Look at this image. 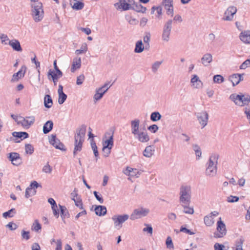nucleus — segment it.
<instances>
[{
    "label": "nucleus",
    "mask_w": 250,
    "mask_h": 250,
    "mask_svg": "<svg viewBox=\"0 0 250 250\" xmlns=\"http://www.w3.org/2000/svg\"><path fill=\"white\" fill-rule=\"evenodd\" d=\"M86 126L82 125L77 128L74 135V148L73 154L75 157L78 152H80L82 149L83 143L84 141Z\"/></svg>",
    "instance_id": "obj_1"
},
{
    "label": "nucleus",
    "mask_w": 250,
    "mask_h": 250,
    "mask_svg": "<svg viewBox=\"0 0 250 250\" xmlns=\"http://www.w3.org/2000/svg\"><path fill=\"white\" fill-rule=\"evenodd\" d=\"M219 155L218 153H212L209 156L208 162L206 164L205 171L206 175L213 177L216 175L217 164Z\"/></svg>",
    "instance_id": "obj_2"
},
{
    "label": "nucleus",
    "mask_w": 250,
    "mask_h": 250,
    "mask_svg": "<svg viewBox=\"0 0 250 250\" xmlns=\"http://www.w3.org/2000/svg\"><path fill=\"white\" fill-rule=\"evenodd\" d=\"M229 99L233 101L236 105L240 106L248 105L250 102V97L249 95L246 96L242 93L240 94H232L229 96Z\"/></svg>",
    "instance_id": "obj_3"
},
{
    "label": "nucleus",
    "mask_w": 250,
    "mask_h": 250,
    "mask_svg": "<svg viewBox=\"0 0 250 250\" xmlns=\"http://www.w3.org/2000/svg\"><path fill=\"white\" fill-rule=\"evenodd\" d=\"M180 203L190 204L191 199L190 187L187 186H182L180 190Z\"/></svg>",
    "instance_id": "obj_4"
},
{
    "label": "nucleus",
    "mask_w": 250,
    "mask_h": 250,
    "mask_svg": "<svg viewBox=\"0 0 250 250\" xmlns=\"http://www.w3.org/2000/svg\"><path fill=\"white\" fill-rule=\"evenodd\" d=\"M128 218V215L126 214L113 216L112 219L114 222L115 228L117 229H120L122 227L123 224L127 221Z\"/></svg>",
    "instance_id": "obj_5"
},
{
    "label": "nucleus",
    "mask_w": 250,
    "mask_h": 250,
    "mask_svg": "<svg viewBox=\"0 0 250 250\" xmlns=\"http://www.w3.org/2000/svg\"><path fill=\"white\" fill-rule=\"evenodd\" d=\"M217 232L214 233V236L215 238H222L226 235L227 233V229L226 225L222 221L221 218L220 217L219 220L217 222Z\"/></svg>",
    "instance_id": "obj_6"
},
{
    "label": "nucleus",
    "mask_w": 250,
    "mask_h": 250,
    "mask_svg": "<svg viewBox=\"0 0 250 250\" xmlns=\"http://www.w3.org/2000/svg\"><path fill=\"white\" fill-rule=\"evenodd\" d=\"M19 119L20 121L18 125H21L26 129L29 128L35 121V117L33 116H26L25 117L21 116Z\"/></svg>",
    "instance_id": "obj_7"
},
{
    "label": "nucleus",
    "mask_w": 250,
    "mask_h": 250,
    "mask_svg": "<svg viewBox=\"0 0 250 250\" xmlns=\"http://www.w3.org/2000/svg\"><path fill=\"white\" fill-rule=\"evenodd\" d=\"M149 212V209L145 208H141L135 209L130 215V219L135 220L142 217L146 216Z\"/></svg>",
    "instance_id": "obj_8"
},
{
    "label": "nucleus",
    "mask_w": 250,
    "mask_h": 250,
    "mask_svg": "<svg viewBox=\"0 0 250 250\" xmlns=\"http://www.w3.org/2000/svg\"><path fill=\"white\" fill-rule=\"evenodd\" d=\"M172 20H168L165 24L163 33H162V40L166 42H167L169 40V36L172 28Z\"/></svg>",
    "instance_id": "obj_9"
},
{
    "label": "nucleus",
    "mask_w": 250,
    "mask_h": 250,
    "mask_svg": "<svg viewBox=\"0 0 250 250\" xmlns=\"http://www.w3.org/2000/svg\"><path fill=\"white\" fill-rule=\"evenodd\" d=\"M196 117L202 128L207 125L208 120V114L207 111H203L198 113L196 114Z\"/></svg>",
    "instance_id": "obj_10"
},
{
    "label": "nucleus",
    "mask_w": 250,
    "mask_h": 250,
    "mask_svg": "<svg viewBox=\"0 0 250 250\" xmlns=\"http://www.w3.org/2000/svg\"><path fill=\"white\" fill-rule=\"evenodd\" d=\"M49 142L56 148L62 150H65L64 148V145L60 142L59 139L57 138L56 134H51L49 136Z\"/></svg>",
    "instance_id": "obj_11"
},
{
    "label": "nucleus",
    "mask_w": 250,
    "mask_h": 250,
    "mask_svg": "<svg viewBox=\"0 0 250 250\" xmlns=\"http://www.w3.org/2000/svg\"><path fill=\"white\" fill-rule=\"evenodd\" d=\"M32 11L35 16H42L44 14L42 4L41 2H34L32 5Z\"/></svg>",
    "instance_id": "obj_12"
},
{
    "label": "nucleus",
    "mask_w": 250,
    "mask_h": 250,
    "mask_svg": "<svg viewBox=\"0 0 250 250\" xmlns=\"http://www.w3.org/2000/svg\"><path fill=\"white\" fill-rule=\"evenodd\" d=\"M105 137L107 139L103 142L104 150L105 148L112 149L113 146V133H106Z\"/></svg>",
    "instance_id": "obj_13"
},
{
    "label": "nucleus",
    "mask_w": 250,
    "mask_h": 250,
    "mask_svg": "<svg viewBox=\"0 0 250 250\" xmlns=\"http://www.w3.org/2000/svg\"><path fill=\"white\" fill-rule=\"evenodd\" d=\"M13 137L10 138V141H13L15 143H20V141H18V139H21V140L28 138L29 135L26 132H13L12 133Z\"/></svg>",
    "instance_id": "obj_14"
},
{
    "label": "nucleus",
    "mask_w": 250,
    "mask_h": 250,
    "mask_svg": "<svg viewBox=\"0 0 250 250\" xmlns=\"http://www.w3.org/2000/svg\"><path fill=\"white\" fill-rule=\"evenodd\" d=\"M134 136L135 139L142 143H146L150 139L149 136L146 132L139 131L138 132V134L134 135Z\"/></svg>",
    "instance_id": "obj_15"
},
{
    "label": "nucleus",
    "mask_w": 250,
    "mask_h": 250,
    "mask_svg": "<svg viewBox=\"0 0 250 250\" xmlns=\"http://www.w3.org/2000/svg\"><path fill=\"white\" fill-rule=\"evenodd\" d=\"M9 159L13 165L18 166L21 163V159L20 154L18 153L12 152L9 153Z\"/></svg>",
    "instance_id": "obj_16"
},
{
    "label": "nucleus",
    "mask_w": 250,
    "mask_h": 250,
    "mask_svg": "<svg viewBox=\"0 0 250 250\" xmlns=\"http://www.w3.org/2000/svg\"><path fill=\"white\" fill-rule=\"evenodd\" d=\"M114 5L117 9L124 11L129 10L132 7L131 4L127 3L125 0H119Z\"/></svg>",
    "instance_id": "obj_17"
},
{
    "label": "nucleus",
    "mask_w": 250,
    "mask_h": 250,
    "mask_svg": "<svg viewBox=\"0 0 250 250\" xmlns=\"http://www.w3.org/2000/svg\"><path fill=\"white\" fill-rule=\"evenodd\" d=\"M244 74H234L229 77V80L232 83L233 86L237 85L241 81L243 80Z\"/></svg>",
    "instance_id": "obj_18"
},
{
    "label": "nucleus",
    "mask_w": 250,
    "mask_h": 250,
    "mask_svg": "<svg viewBox=\"0 0 250 250\" xmlns=\"http://www.w3.org/2000/svg\"><path fill=\"white\" fill-rule=\"evenodd\" d=\"M25 67H21V69L18 72L13 75L11 81L12 82H17L19 79L23 78L25 75Z\"/></svg>",
    "instance_id": "obj_19"
},
{
    "label": "nucleus",
    "mask_w": 250,
    "mask_h": 250,
    "mask_svg": "<svg viewBox=\"0 0 250 250\" xmlns=\"http://www.w3.org/2000/svg\"><path fill=\"white\" fill-rule=\"evenodd\" d=\"M212 62V55L209 53L205 54L201 59V62L205 66H208Z\"/></svg>",
    "instance_id": "obj_20"
},
{
    "label": "nucleus",
    "mask_w": 250,
    "mask_h": 250,
    "mask_svg": "<svg viewBox=\"0 0 250 250\" xmlns=\"http://www.w3.org/2000/svg\"><path fill=\"white\" fill-rule=\"evenodd\" d=\"M61 217L62 221L64 224H66L65 219L69 218L70 214L66 207L59 205Z\"/></svg>",
    "instance_id": "obj_21"
},
{
    "label": "nucleus",
    "mask_w": 250,
    "mask_h": 250,
    "mask_svg": "<svg viewBox=\"0 0 250 250\" xmlns=\"http://www.w3.org/2000/svg\"><path fill=\"white\" fill-rule=\"evenodd\" d=\"M8 44L11 46L13 49L15 51L21 52L22 49L21 47L20 42L16 39L9 41Z\"/></svg>",
    "instance_id": "obj_22"
},
{
    "label": "nucleus",
    "mask_w": 250,
    "mask_h": 250,
    "mask_svg": "<svg viewBox=\"0 0 250 250\" xmlns=\"http://www.w3.org/2000/svg\"><path fill=\"white\" fill-rule=\"evenodd\" d=\"M140 120L135 119L131 122V133L134 135L139 132Z\"/></svg>",
    "instance_id": "obj_23"
},
{
    "label": "nucleus",
    "mask_w": 250,
    "mask_h": 250,
    "mask_svg": "<svg viewBox=\"0 0 250 250\" xmlns=\"http://www.w3.org/2000/svg\"><path fill=\"white\" fill-rule=\"evenodd\" d=\"M81 59L80 57H75L73 59L71 71L74 73L77 69H79L81 66Z\"/></svg>",
    "instance_id": "obj_24"
},
{
    "label": "nucleus",
    "mask_w": 250,
    "mask_h": 250,
    "mask_svg": "<svg viewBox=\"0 0 250 250\" xmlns=\"http://www.w3.org/2000/svg\"><path fill=\"white\" fill-rule=\"evenodd\" d=\"M240 39L245 43H250V31L242 32L239 36Z\"/></svg>",
    "instance_id": "obj_25"
},
{
    "label": "nucleus",
    "mask_w": 250,
    "mask_h": 250,
    "mask_svg": "<svg viewBox=\"0 0 250 250\" xmlns=\"http://www.w3.org/2000/svg\"><path fill=\"white\" fill-rule=\"evenodd\" d=\"M155 148L153 146H147L143 151V155L147 158L151 157L154 153Z\"/></svg>",
    "instance_id": "obj_26"
},
{
    "label": "nucleus",
    "mask_w": 250,
    "mask_h": 250,
    "mask_svg": "<svg viewBox=\"0 0 250 250\" xmlns=\"http://www.w3.org/2000/svg\"><path fill=\"white\" fill-rule=\"evenodd\" d=\"M94 210L96 214L99 216L104 215L107 211L106 207L101 205L96 206Z\"/></svg>",
    "instance_id": "obj_27"
},
{
    "label": "nucleus",
    "mask_w": 250,
    "mask_h": 250,
    "mask_svg": "<svg viewBox=\"0 0 250 250\" xmlns=\"http://www.w3.org/2000/svg\"><path fill=\"white\" fill-rule=\"evenodd\" d=\"M53 123L52 121H47L43 126V132L44 134L48 133L53 128Z\"/></svg>",
    "instance_id": "obj_28"
},
{
    "label": "nucleus",
    "mask_w": 250,
    "mask_h": 250,
    "mask_svg": "<svg viewBox=\"0 0 250 250\" xmlns=\"http://www.w3.org/2000/svg\"><path fill=\"white\" fill-rule=\"evenodd\" d=\"M145 49L144 45L142 40L138 41L135 43L134 52L136 53H142Z\"/></svg>",
    "instance_id": "obj_29"
},
{
    "label": "nucleus",
    "mask_w": 250,
    "mask_h": 250,
    "mask_svg": "<svg viewBox=\"0 0 250 250\" xmlns=\"http://www.w3.org/2000/svg\"><path fill=\"white\" fill-rule=\"evenodd\" d=\"M244 242V239L243 237L237 239L235 243V247H233V250H243L242 249L243 244Z\"/></svg>",
    "instance_id": "obj_30"
},
{
    "label": "nucleus",
    "mask_w": 250,
    "mask_h": 250,
    "mask_svg": "<svg viewBox=\"0 0 250 250\" xmlns=\"http://www.w3.org/2000/svg\"><path fill=\"white\" fill-rule=\"evenodd\" d=\"M47 77H48V79H49V80L50 79V77L51 78V79L53 82L54 84L55 85H57V83L58 81V79H60V78L57 77V75H56V74H55L54 71H53L51 69L49 70L48 73H47Z\"/></svg>",
    "instance_id": "obj_31"
},
{
    "label": "nucleus",
    "mask_w": 250,
    "mask_h": 250,
    "mask_svg": "<svg viewBox=\"0 0 250 250\" xmlns=\"http://www.w3.org/2000/svg\"><path fill=\"white\" fill-rule=\"evenodd\" d=\"M182 207L183 208V212L186 214H192L194 213V209L192 207L189 206V204L181 203Z\"/></svg>",
    "instance_id": "obj_32"
},
{
    "label": "nucleus",
    "mask_w": 250,
    "mask_h": 250,
    "mask_svg": "<svg viewBox=\"0 0 250 250\" xmlns=\"http://www.w3.org/2000/svg\"><path fill=\"white\" fill-rule=\"evenodd\" d=\"M53 104V101L49 95H46L44 98V105L46 108H50Z\"/></svg>",
    "instance_id": "obj_33"
},
{
    "label": "nucleus",
    "mask_w": 250,
    "mask_h": 250,
    "mask_svg": "<svg viewBox=\"0 0 250 250\" xmlns=\"http://www.w3.org/2000/svg\"><path fill=\"white\" fill-rule=\"evenodd\" d=\"M191 83L196 88L200 87V84L202 83L201 80L196 75H194L191 79Z\"/></svg>",
    "instance_id": "obj_34"
},
{
    "label": "nucleus",
    "mask_w": 250,
    "mask_h": 250,
    "mask_svg": "<svg viewBox=\"0 0 250 250\" xmlns=\"http://www.w3.org/2000/svg\"><path fill=\"white\" fill-rule=\"evenodd\" d=\"M132 8L136 12H141L142 13H145L146 11V8L145 7H143L141 4L139 3L133 4L132 6Z\"/></svg>",
    "instance_id": "obj_35"
},
{
    "label": "nucleus",
    "mask_w": 250,
    "mask_h": 250,
    "mask_svg": "<svg viewBox=\"0 0 250 250\" xmlns=\"http://www.w3.org/2000/svg\"><path fill=\"white\" fill-rule=\"evenodd\" d=\"M150 118L152 121L157 122L161 119L162 116L159 112L155 111L151 114Z\"/></svg>",
    "instance_id": "obj_36"
},
{
    "label": "nucleus",
    "mask_w": 250,
    "mask_h": 250,
    "mask_svg": "<svg viewBox=\"0 0 250 250\" xmlns=\"http://www.w3.org/2000/svg\"><path fill=\"white\" fill-rule=\"evenodd\" d=\"M87 51V46L86 43H83L81 46L80 49H77L75 50V54L76 55H79L81 54L84 53Z\"/></svg>",
    "instance_id": "obj_37"
},
{
    "label": "nucleus",
    "mask_w": 250,
    "mask_h": 250,
    "mask_svg": "<svg viewBox=\"0 0 250 250\" xmlns=\"http://www.w3.org/2000/svg\"><path fill=\"white\" fill-rule=\"evenodd\" d=\"M151 14L152 15H161L162 14V8L161 6H153L152 7Z\"/></svg>",
    "instance_id": "obj_38"
},
{
    "label": "nucleus",
    "mask_w": 250,
    "mask_h": 250,
    "mask_svg": "<svg viewBox=\"0 0 250 250\" xmlns=\"http://www.w3.org/2000/svg\"><path fill=\"white\" fill-rule=\"evenodd\" d=\"M105 91H100V92H98V89H97L96 90V93L93 97L94 102H96L97 101L101 99Z\"/></svg>",
    "instance_id": "obj_39"
},
{
    "label": "nucleus",
    "mask_w": 250,
    "mask_h": 250,
    "mask_svg": "<svg viewBox=\"0 0 250 250\" xmlns=\"http://www.w3.org/2000/svg\"><path fill=\"white\" fill-rule=\"evenodd\" d=\"M237 11L236 7L235 6L229 7L225 12L226 16H233Z\"/></svg>",
    "instance_id": "obj_40"
},
{
    "label": "nucleus",
    "mask_w": 250,
    "mask_h": 250,
    "mask_svg": "<svg viewBox=\"0 0 250 250\" xmlns=\"http://www.w3.org/2000/svg\"><path fill=\"white\" fill-rule=\"evenodd\" d=\"M42 229L41 225L39 222L38 220H35L33 223V225L31 227V229L35 231L36 232H38Z\"/></svg>",
    "instance_id": "obj_41"
},
{
    "label": "nucleus",
    "mask_w": 250,
    "mask_h": 250,
    "mask_svg": "<svg viewBox=\"0 0 250 250\" xmlns=\"http://www.w3.org/2000/svg\"><path fill=\"white\" fill-rule=\"evenodd\" d=\"M90 145L91 148L93 151L94 154L96 157H97L99 155V153L98 151L97 146H96V143L95 142L93 139L90 140Z\"/></svg>",
    "instance_id": "obj_42"
},
{
    "label": "nucleus",
    "mask_w": 250,
    "mask_h": 250,
    "mask_svg": "<svg viewBox=\"0 0 250 250\" xmlns=\"http://www.w3.org/2000/svg\"><path fill=\"white\" fill-rule=\"evenodd\" d=\"M204 221L207 226H211L214 224V220L210 216L207 215L204 217Z\"/></svg>",
    "instance_id": "obj_43"
},
{
    "label": "nucleus",
    "mask_w": 250,
    "mask_h": 250,
    "mask_svg": "<svg viewBox=\"0 0 250 250\" xmlns=\"http://www.w3.org/2000/svg\"><path fill=\"white\" fill-rule=\"evenodd\" d=\"M16 213V210L15 209L13 208L7 211H6L2 214V216L4 218H7V217H12L14 216V214Z\"/></svg>",
    "instance_id": "obj_44"
},
{
    "label": "nucleus",
    "mask_w": 250,
    "mask_h": 250,
    "mask_svg": "<svg viewBox=\"0 0 250 250\" xmlns=\"http://www.w3.org/2000/svg\"><path fill=\"white\" fill-rule=\"evenodd\" d=\"M113 83L110 84V82H106L103 86L98 88V92L100 91H105V93L107 91L108 89L112 86Z\"/></svg>",
    "instance_id": "obj_45"
},
{
    "label": "nucleus",
    "mask_w": 250,
    "mask_h": 250,
    "mask_svg": "<svg viewBox=\"0 0 250 250\" xmlns=\"http://www.w3.org/2000/svg\"><path fill=\"white\" fill-rule=\"evenodd\" d=\"M162 63L163 61H157L153 63L152 64L151 67L152 71L153 73H155L157 71L158 69H159V68L160 67V65L162 64Z\"/></svg>",
    "instance_id": "obj_46"
},
{
    "label": "nucleus",
    "mask_w": 250,
    "mask_h": 250,
    "mask_svg": "<svg viewBox=\"0 0 250 250\" xmlns=\"http://www.w3.org/2000/svg\"><path fill=\"white\" fill-rule=\"evenodd\" d=\"M126 20L131 25H136L138 23V20L135 18L134 17H125Z\"/></svg>",
    "instance_id": "obj_47"
},
{
    "label": "nucleus",
    "mask_w": 250,
    "mask_h": 250,
    "mask_svg": "<svg viewBox=\"0 0 250 250\" xmlns=\"http://www.w3.org/2000/svg\"><path fill=\"white\" fill-rule=\"evenodd\" d=\"M193 149L195 151V155L199 158L202 155V152L200 146L197 145H193Z\"/></svg>",
    "instance_id": "obj_48"
},
{
    "label": "nucleus",
    "mask_w": 250,
    "mask_h": 250,
    "mask_svg": "<svg viewBox=\"0 0 250 250\" xmlns=\"http://www.w3.org/2000/svg\"><path fill=\"white\" fill-rule=\"evenodd\" d=\"M213 82L215 83H220L224 81V78L221 75H216L213 77Z\"/></svg>",
    "instance_id": "obj_49"
},
{
    "label": "nucleus",
    "mask_w": 250,
    "mask_h": 250,
    "mask_svg": "<svg viewBox=\"0 0 250 250\" xmlns=\"http://www.w3.org/2000/svg\"><path fill=\"white\" fill-rule=\"evenodd\" d=\"M25 150L27 154L31 155L34 152V148L32 145L27 144L25 145Z\"/></svg>",
    "instance_id": "obj_50"
},
{
    "label": "nucleus",
    "mask_w": 250,
    "mask_h": 250,
    "mask_svg": "<svg viewBox=\"0 0 250 250\" xmlns=\"http://www.w3.org/2000/svg\"><path fill=\"white\" fill-rule=\"evenodd\" d=\"M145 226H146V227L143 229V231L144 232H147L151 235L153 233V228L151 226L147 224H145Z\"/></svg>",
    "instance_id": "obj_51"
},
{
    "label": "nucleus",
    "mask_w": 250,
    "mask_h": 250,
    "mask_svg": "<svg viewBox=\"0 0 250 250\" xmlns=\"http://www.w3.org/2000/svg\"><path fill=\"white\" fill-rule=\"evenodd\" d=\"M67 98V95L64 93L59 95L58 103L60 104H62Z\"/></svg>",
    "instance_id": "obj_52"
},
{
    "label": "nucleus",
    "mask_w": 250,
    "mask_h": 250,
    "mask_svg": "<svg viewBox=\"0 0 250 250\" xmlns=\"http://www.w3.org/2000/svg\"><path fill=\"white\" fill-rule=\"evenodd\" d=\"M0 39L2 44H7L10 41L7 36L5 34H2L0 35Z\"/></svg>",
    "instance_id": "obj_53"
},
{
    "label": "nucleus",
    "mask_w": 250,
    "mask_h": 250,
    "mask_svg": "<svg viewBox=\"0 0 250 250\" xmlns=\"http://www.w3.org/2000/svg\"><path fill=\"white\" fill-rule=\"evenodd\" d=\"M83 3L82 2H80V1H76L72 7L73 9H76V10H80V9H81L83 8Z\"/></svg>",
    "instance_id": "obj_54"
},
{
    "label": "nucleus",
    "mask_w": 250,
    "mask_h": 250,
    "mask_svg": "<svg viewBox=\"0 0 250 250\" xmlns=\"http://www.w3.org/2000/svg\"><path fill=\"white\" fill-rule=\"evenodd\" d=\"M166 245L168 249H174V246L172 243L171 238L170 236H168L166 240Z\"/></svg>",
    "instance_id": "obj_55"
},
{
    "label": "nucleus",
    "mask_w": 250,
    "mask_h": 250,
    "mask_svg": "<svg viewBox=\"0 0 250 250\" xmlns=\"http://www.w3.org/2000/svg\"><path fill=\"white\" fill-rule=\"evenodd\" d=\"M75 202V205L77 207L79 208L80 209H83V204L81 199H75L74 198H72Z\"/></svg>",
    "instance_id": "obj_56"
},
{
    "label": "nucleus",
    "mask_w": 250,
    "mask_h": 250,
    "mask_svg": "<svg viewBox=\"0 0 250 250\" xmlns=\"http://www.w3.org/2000/svg\"><path fill=\"white\" fill-rule=\"evenodd\" d=\"M239 198L236 196L230 195L227 198V201L229 203L237 202L239 201Z\"/></svg>",
    "instance_id": "obj_57"
},
{
    "label": "nucleus",
    "mask_w": 250,
    "mask_h": 250,
    "mask_svg": "<svg viewBox=\"0 0 250 250\" xmlns=\"http://www.w3.org/2000/svg\"><path fill=\"white\" fill-rule=\"evenodd\" d=\"M52 170V169L50 166L47 164L43 167L42 171L45 173H51Z\"/></svg>",
    "instance_id": "obj_58"
},
{
    "label": "nucleus",
    "mask_w": 250,
    "mask_h": 250,
    "mask_svg": "<svg viewBox=\"0 0 250 250\" xmlns=\"http://www.w3.org/2000/svg\"><path fill=\"white\" fill-rule=\"evenodd\" d=\"M22 238L28 240L30 239V232L29 231H26L24 230L21 231V232Z\"/></svg>",
    "instance_id": "obj_59"
},
{
    "label": "nucleus",
    "mask_w": 250,
    "mask_h": 250,
    "mask_svg": "<svg viewBox=\"0 0 250 250\" xmlns=\"http://www.w3.org/2000/svg\"><path fill=\"white\" fill-rule=\"evenodd\" d=\"M166 10V14L168 15H172L173 14V5L165 7Z\"/></svg>",
    "instance_id": "obj_60"
},
{
    "label": "nucleus",
    "mask_w": 250,
    "mask_h": 250,
    "mask_svg": "<svg viewBox=\"0 0 250 250\" xmlns=\"http://www.w3.org/2000/svg\"><path fill=\"white\" fill-rule=\"evenodd\" d=\"M225 247L224 245L216 243L214 245V250H227L225 249Z\"/></svg>",
    "instance_id": "obj_61"
},
{
    "label": "nucleus",
    "mask_w": 250,
    "mask_h": 250,
    "mask_svg": "<svg viewBox=\"0 0 250 250\" xmlns=\"http://www.w3.org/2000/svg\"><path fill=\"white\" fill-rule=\"evenodd\" d=\"M6 227L11 230H15L18 228V225L13 222H9Z\"/></svg>",
    "instance_id": "obj_62"
},
{
    "label": "nucleus",
    "mask_w": 250,
    "mask_h": 250,
    "mask_svg": "<svg viewBox=\"0 0 250 250\" xmlns=\"http://www.w3.org/2000/svg\"><path fill=\"white\" fill-rule=\"evenodd\" d=\"M159 129V127L157 125H152L148 127V130L152 132V133H156Z\"/></svg>",
    "instance_id": "obj_63"
},
{
    "label": "nucleus",
    "mask_w": 250,
    "mask_h": 250,
    "mask_svg": "<svg viewBox=\"0 0 250 250\" xmlns=\"http://www.w3.org/2000/svg\"><path fill=\"white\" fill-rule=\"evenodd\" d=\"M151 35L150 33L147 32L146 33V35L144 36L143 38V41L145 43H149L150 41Z\"/></svg>",
    "instance_id": "obj_64"
}]
</instances>
